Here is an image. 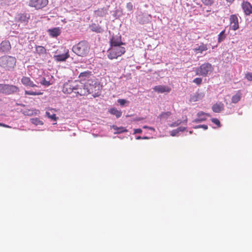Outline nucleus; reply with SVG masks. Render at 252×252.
<instances>
[{"mask_svg": "<svg viewBox=\"0 0 252 252\" xmlns=\"http://www.w3.org/2000/svg\"><path fill=\"white\" fill-rule=\"evenodd\" d=\"M142 132V130L140 128H137L134 129V133H141Z\"/></svg>", "mask_w": 252, "mask_h": 252, "instance_id": "nucleus-42", "label": "nucleus"}, {"mask_svg": "<svg viewBox=\"0 0 252 252\" xmlns=\"http://www.w3.org/2000/svg\"><path fill=\"white\" fill-rule=\"evenodd\" d=\"M153 90L158 93H169L171 88L167 86L158 85L153 88Z\"/></svg>", "mask_w": 252, "mask_h": 252, "instance_id": "nucleus-13", "label": "nucleus"}, {"mask_svg": "<svg viewBox=\"0 0 252 252\" xmlns=\"http://www.w3.org/2000/svg\"><path fill=\"white\" fill-rule=\"evenodd\" d=\"M48 3V0H30L29 6L36 10L41 9L46 7Z\"/></svg>", "mask_w": 252, "mask_h": 252, "instance_id": "nucleus-7", "label": "nucleus"}, {"mask_svg": "<svg viewBox=\"0 0 252 252\" xmlns=\"http://www.w3.org/2000/svg\"><path fill=\"white\" fill-rule=\"evenodd\" d=\"M144 139H147L148 138L147 137H145L144 138Z\"/></svg>", "mask_w": 252, "mask_h": 252, "instance_id": "nucleus-49", "label": "nucleus"}, {"mask_svg": "<svg viewBox=\"0 0 252 252\" xmlns=\"http://www.w3.org/2000/svg\"><path fill=\"white\" fill-rule=\"evenodd\" d=\"M90 46L89 43L82 41L72 47V51L78 56L85 57L89 53Z\"/></svg>", "mask_w": 252, "mask_h": 252, "instance_id": "nucleus-2", "label": "nucleus"}, {"mask_svg": "<svg viewBox=\"0 0 252 252\" xmlns=\"http://www.w3.org/2000/svg\"><path fill=\"white\" fill-rule=\"evenodd\" d=\"M226 0L229 3H232L234 1V0Z\"/></svg>", "mask_w": 252, "mask_h": 252, "instance_id": "nucleus-46", "label": "nucleus"}, {"mask_svg": "<svg viewBox=\"0 0 252 252\" xmlns=\"http://www.w3.org/2000/svg\"><path fill=\"white\" fill-rule=\"evenodd\" d=\"M213 69L212 65L209 63L202 64L199 67H197L195 70V74L197 75L206 76L211 73Z\"/></svg>", "mask_w": 252, "mask_h": 252, "instance_id": "nucleus-6", "label": "nucleus"}, {"mask_svg": "<svg viewBox=\"0 0 252 252\" xmlns=\"http://www.w3.org/2000/svg\"><path fill=\"white\" fill-rule=\"evenodd\" d=\"M55 111L54 109H51L49 111H47L46 112V116L50 119L51 120L56 121L58 119V117L56 116V115L53 112Z\"/></svg>", "mask_w": 252, "mask_h": 252, "instance_id": "nucleus-22", "label": "nucleus"}, {"mask_svg": "<svg viewBox=\"0 0 252 252\" xmlns=\"http://www.w3.org/2000/svg\"><path fill=\"white\" fill-rule=\"evenodd\" d=\"M199 94L198 93L195 94L191 96L190 98V101H196L198 100L199 98Z\"/></svg>", "mask_w": 252, "mask_h": 252, "instance_id": "nucleus-31", "label": "nucleus"}, {"mask_svg": "<svg viewBox=\"0 0 252 252\" xmlns=\"http://www.w3.org/2000/svg\"><path fill=\"white\" fill-rule=\"evenodd\" d=\"M110 47L125 45L122 41L121 36L116 35L113 36L110 41Z\"/></svg>", "mask_w": 252, "mask_h": 252, "instance_id": "nucleus-11", "label": "nucleus"}, {"mask_svg": "<svg viewBox=\"0 0 252 252\" xmlns=\"http://www.w3.org/2000/svg\"><path fill=\"white\" fill-rule=\"evenodd\" d=\"M118 102L121 106H123L127 101L124 99H119Z\"/></svg>", "mask_w": 252, "mask_h": 252, "instance_id": "nucleus-40", "label": "nucleus"}, {"mask_svg": "<svg viewBox=\"0 0 252 252\" xmlns=\"http://www.w3.org/2000/svg\"><path fill=\"white\" fill-rule=\"evenodd\" d=\"M126 8L127 9V10L129 11H132L133 9V4L130 2H129L126 3Z\"/></svg>", "mask_w": 252, "mask_h": 252, "instance_id": "nucleus-39", "label": "nucleus"}, {"mask_svg": "<svg viewBox=\"0 0 252 252\" xmlns=\"http://www.w3.org/2000/svg\"><path fill=\"white\" fill-rule=\"evenodd\" d=\"M0 126H4V127L7 126L5 125L2 124H0Z\"/></svg>", "mask_w": 252, "mask_h": 252, "instance_id": "nucleus-47", "label": "nucleus"}, {"mask_svg": "<svg viewBox=\"0 0 252 252\" xmlns=\"http://www.w3.org/2000/svg\"><path fill=\"white\" fill-rule=\"evenodd\" d=\"M242 94L240 91H238L237 93L232 96V102L233 103H236L239 102L241 98Z\"/></svg>", "mask_w": 252, "mask_h": 252, "instance_id": "nucleus-23", "label": "nucleus"}, {"mask_svg": "<svg viewBox=\"0 0 252 252\" xmlns=\"http://www.w3.org/2000/svg\"><path fill=\"white\" fill-rule=\"evenodd\" d=\"M25 94L27 95H42L43 93L41 91H25Z\"/></svg>", "mask_w": 252, "mask_h": 252, "instance_id": "nucleus-27", "label": "nucleus"}, {"mask_svg": "<svg viewBox=\"0 0 252 252\" xmlns=\"http://www.w3.org/2000/svg\"><path fill=\"white\" fill-rule=\"evenodd\" d=\"M230 27L233 31L239 28L238 19L236 15L232 14L230 17Z\"/></svg>", "mask_w": 252, "mask_h": 252, "instance_id": "nucleus-10", "label": "nucleus"}, {"mask_svg": "<svg viewBox=\"0 0 252 252\" xmlns=\"http://www.w3.org/2000/svg\"><path fill=\"white\" fill-rule=\"evenodd\" d=\"M242 9L246 15L252 14V5L247 1H243L242 3Z\"/></svg>", "mask_w": 252, "mask_h": 252, "instance_id": "nucleus-12", "label": "nucleus"}, {"mask_svg": "<svg viewBox=\"0 0 252 252\" xmlns=\"http://www.w3.org/2000/svg\"><path fill=\"white\" fill-rule=\"evenodd\" d=\"M143 128L144 129H147V128H148L149 129H152V130H154V128L153 127H149L148 126H144L143 127Z\"/></svg>", "mask_w": 252, "mask_h": 252, "instance_id": "nucleus-45", "label": "nucleus"}, {"mask_svg": "<svg viewBox=\"0 0 252 252\" xmlns=\"http://www.w3.org/2000/svg\"><path fill=\"white\" fill-rule=\"evenodd\" d=\"M90 28L92 31L97 33H101L103 32V29L101 28V27L95 24H93L90 26Z\"/></svg>", "mask_w": 252, "mask_h": 252, "instance_id": "nucleus-24", "label": "nucleus"}, {"mask_svg": "<svg viewBox=\"0 0 252 252\" xmlns=\"http://www.w3.org/2000/svg\"><path fill=\"white\" fill-rule=\"evenodd\" d=\"M109 112L111 114H112L113 115H115L117 118H120L122 116V112L121 111H119L115 108H111L109 110Z\"/></svg>", "mask_w": 252, "mask_h": 252, "instance_id": "nucleus-25", "label": "nucleus"}, {"mask_svg": "<svg viewBox=\"0 0 252 252\" xmlns=\"http://www.w3.org/2000/svg\"><path fill=\"white\" fill-rule=\"evenodd\" d=\"M21 82L24 85L26 86H29L31 87H37V86L33 83V81H32L29 77H23L21 79Z\"/></svg>", "mask_w": 252, "mask_h": 252, "instance_id": "nucleus-15", "label": "nucleus"}, {"mask_svg": "<svg viewBox=\"0 0 252 252\" xmlns=\"http://www.w3.org/2000/svg\"><path fill=\"white\" fill-rule=\"evenodd\" d=\"M225 30L221 31L218 35V41L220 43L223 41L226 38V34H225Z\"/></svg>", "mask_w": 252, "mask_h": 252, "instance_id": "nucleus-28", "label": "nucleus"}, {"mask_svg": "<svg viewBox=\"0 0 252 252\" xmlns=\"http://www.w3.org/2000/svg\"><path fill=\"white\" fill-rule=\"evenodd\" d=\"M246 78L250 81H252V73L247 72L245 75Z\"/></svg>", "mask_w": 252, "mask_h": 252, "instance_id": "nucleus-38", "label": "nucleus"}, {"mask_svg": "<svg viewBox=\"0 0 252 252\" xmlns=\"http://www.w3.org/2000/svg\"><path fill=\"white\" fill-rule=\"evenodd\" d=\"M207 50L208 47L207 45L204 44L203 43H201V44L200 46H199L197 48L193 49V51L196 54L202 53L203 52L207 51Z\"/></svg>", "mask_w": 252, "mask_h": 252, "instance_id": "nucleus-20", "label": "nucleus"}, {"mask_svg": "<svg viewBox=\"0 0 252 252\" xmlns=\"http://www.w3.org/2000/svg\"><path fill=\"white\" fill-rule=\"evenodd\" d=\"M82 88L78 91L77 94L80 95H85L88 94H92L94 97H98L100 95L101 89L99 84L96 82L94 83L88 82L84 86L81 85Z\"/></svg>", "mask_w": 252, "mask_h": 252, "instance_id": "nucleus-1", "label": "nucleus"}, {"mask_svg": "<svg viewBox=\"0 0 252 252\" xmlns=\"http://www.w3.org/2000/svg\"><path fill=\"white\" fill-rule=\"evenodd\" d=\"M78 82L77 81H69L63 85V92L66 94H71L75 91L77 93L78 91L80 90V88H82L81 86L78 85Z\"/></svg>", "mask_w": 252, "mask_h": 252, "instance_id": "nucleus-5", "label": "nucleus"}, {"mask_svg": "<svg viewBox=\"0 0 252 252\" xmlns=\"http://www.w3.org/2000/svg\"><path fill=\"white\" fill-rule=\"evenodd\" d=\"M137 139H141V137H140V136H139V137H138L137 138Z\"/></svg>", "mask_w": 252, "mask_h": 252, "instance_id": "nucleus-48", "label": "nucleus"}, {"mask_svg": "<svg viewBox=\"0 0 252 252\" xmlns=\"http://www.w3.org/2000/svg\"><path fill=\"white\" fill-rule=\"evenodd\" d=\"M48 32L50 36L53 37H56L60 35L61 31L60 28L56 27L53 29H49Z\"/></svg>", "mask_w": 252, "mask_h": 252, "instance_id": "nucleus-16", "label": "nucleus"}, {"mask_svg": "<svg viewBox=\"0 0 252 252\" xmlns=\"http://www.w3.org/2000/svg\"><path fill=\"white\" fill-rule=\"evenodd\" d=\"M197 116L198 118L194 120V122L196 123H199L205 121L206 120V118L205 117V116H210V115L203 112H200L198 113Z\"/></svg>", "mask_w": 252, "mask_h": 252, "instance_id": "nucleus-19", "label": "nucleus"}, {"mask_svg": "<svg viewBox=\"0 0 252 252\" xmlns=\"http://www.w3.org/2000/svg\"><path fill=\"white\" fill-rule=\"evenodd\" d=\"M30 15L27 13H21L18 15V21L21 22L27 23L30 19Z\"/></svg>", "mask_w": 252, "mask_h": 252, "instance_id": "nucleus-21", "label": "nucleus"}, {"mask_svg": "<svg viewBox=\"0 0 252 252\" xmlns=\"http://www.w3.org/2000/svg\"><path fill=\"white\" fill-rule=\"evenodd\" d=\"M113 128L114 129L117 130V131L116 132V133H121L122 132L127 131V130L123 127H118L116 126H113Z\"/></svg>", "mask_w": 252, "mask_h": 252, "instance_id": "nucleus-29", "label": "nucleus"}, {"mask_svg": "<svg viewBox=\"0 0 252 252\" xmlns=\"http://www.w3.org/2000/svg\"><path fill=\"white\" fill-rule=\"evenodd\" d=\"M212 110L215 113H220L224 109V105L222 102L216 103L212 106Z\"/></svg>", "mask_w": 252, "mask_h": 252, "instance_id": "nucleus-17", "label": "nucleus"}, {"mask_svg": "<svg viewBox=\"0 0 252 252\" xmlns=\"http://www.w3.org/2000/svg\"><path fill=\"white\" fill-rule=\"evenodd\" d=\"M31 122L35 125H41L43 124L42 121L37 118L32 119Z\"/></svg>", "mask_w": 252, "mask_h": 252, "instance_id": "nucleus-30", "label": "nucleus"}, {"mask_svg": "<svg viewBox=\"0 0 252 252\" xmlns=\"http://www.w3.org/2000/svg\"><path fill=\"white\" fill-rule=\"evenodd\" d=\"M69 57V50H65L64 54L61 55H55L54 58L57 62H63Z\"/></svg>", "mask_w": 252, "mask_h": 252, "instance_id": "nucleus-14", "label": "nucleus"}, {"mask_svg": "<svg viewBox=\"0 0 252 252\" xmlns=\"http://www.w3.org/2000/svg\"><path fill=\"white\" fill-rule=\"evenodd\" d=\"M214 0H202V2L206 5H210L213 4Z\"/></svg>", "mask_w": 252, "mask_h": 252, "instance_id": "nucleus-36", "label": "nucleus"}, {"mask_svg": "<svg viewBox=\"0 0 252 252\" xmlns=\"http://www.w3.org/2000/svg\"><path fill=\"white\" fill-rule=\"evenodd\" d=\"M202 79L201 78H196L193 80V82L197 85H200L202 83Z\"/></svg>", "mask_w": 252, "mask_h": 252, "instance_id": "nucleus-37", "label": "nucleus"}, {"mask_svg": "<svg viewBox=\"0 0 252 252\" xmlns=\"http://www.w3.org/2000/svg\"><path fill=\"white\" fill-rule=\"evenodd\" d=\"M1 62V67L6 70H12L15 66L16 60L11 56H5L2 58Z\"/></svg>", "mask_w": 252, "mask_h": 252, "instance_id": "nucleus-4", "label": "nucleus"}, {"mask_svg": "<svg viewBox=\"0 0 252 252\" xmlns=\"http://www.w3.org/2000/svg\"><path fill=\"white\" fill-rule=\"evenodd\" d=\"M186 128L185 127H178L177 130H178V132H179V131H183L185 130Z\"/></svg>", "mask_w": 252, "mask_h": 252, "instance_id": "nucleus-44", "label": "nucleus"}, {"mask_svg": "<svg viewBox=\"0 0 252 252\" xmlns=\"http://www.w3.org/2000/svg\"><path fill=\"white\" fill-rule=\"evenodd\" d=\"M211 121L214 124L217 125L218 126V127H220V121L218 119H217V118H212L211 119Z\"/></svg>", "mask_w": 252, "mask_h": 252, "instance_id": "nucleus-33", "label": "nucleus"}, {"mask_svg": "<svg viewBox=\"0 0 252 252\" xmlns=\"http://www.w3.org/2000/svg\"><path fill=\"white\" fill-rule=\"evenodd\" d=\"M19 91L18 87L14 85H1V93L12 94Z\"/></svg>", "mask_w": 252, "mask_h": 252, "instance_id": "nucleus-8", "label": "nucleus"}, {"mask_svg": "<svg viewBox=\"0 0 252 252\" xmlns=\"http://www.w3.org/2000/svg\"><path fill=\"white\" fill-rule=\"evenodd\" d=\"M35 49L36 52L39 55H43L46 53V50L43 46H37Z\"/></svg>", "mask_w": 252, "mask_h": 252, "instance_id": "nucleus-26", "label": "nucleus"}, {"mask_svg": "<svg viewBox=\"0 0 252 252\" xmlns=\"http://www.w3.org/2000/svg\"><path fill=\"white\" fill-rule=\"evenodd\" d=\"M182 123V121L180 120H178L177 121L173 123L172 124L169 125V126L173 127H176L180 125Z\"/></svg>", "mask_w": 252, "mask_h": 252, "instance_id": "nucleus-32", "label": "nucleus"}, {"mask_svg": "<svg viewBox=\"0 0 252 252\" xmlns=\"http://www.w3.org/2000/svg\"><path fill=\"white\" fill-rule=\"evenodd\" d=\"M178 133V132L177 129H174L170 132V135L172 136H175L177 135V134Z\"/></svg>", "mask_w": 252, "mask_h": 252, "instance_id": "nucleus-41", "label": "nucleus"}, {"mask_svg": "<svg viewBox=\"0 0 252 252\" xmlns=\"http://www.w3.org/2000/svg\"><path fill=\"white\" fill-rule=\"evenodd\" d=\"M171 114L170 112H162L159 115V117L160 118H165V117H168L169 116H170Z\"/></svg>", "mask_w": 252, "mask_h": 252, "instance_id": "nucleus-34", "label": "nucleus"}, {"mask_svg": "<svg viewBox=\"0 0 252 252\" xmlns=\"http://www.w3.org/2000/svg\"><path fill=\"white\" fill-rule=\"evenodd\" d=\"M11 49V45L9 41H3L1 43V51L7 52Z\"/></svg>", "mask_w": 252, "mask_h": 252, "instance_id": "nucleus-18", "label": "nucleus"}, {"mask_svg": "<svg viewBox=\"0 0 252 252\" xmlns=\"http://www.w3.org/2000/svg\"><path fill=\"white\" fill-rule=\"evenodd\" d=\"M93 76L92 72L90 71H86L80 73L79 75V78L80 81L86 82L88 81V82L94 83V81L91 80V78Z\"/></svg>", "mask_w": 252, "mask_h": 252, "instance_id": "nucleus-9", "label": "nucleus"}, {"mask_svg": "<svg viewBox=\"0 0 252 252\" xmlns=\"http://www.w3.org/2000/svg\"><path fill=\"white\" fill-rule=\"evenodd\" d=\"M108 57L110 60L115 59L126 52L125 48L121 46H112L108 50Z\"/></svg>", "mask_w": 252, "mask_h": 252, "instance_id": "nucleus-3", "label": "nucleus"}, {"mask_svg": "<svg viewBox=\"0 0 252 252\" xmlns=\"http://www.w3.org/2000/svg\"><path fill=\"white\" fill-rule=\"evenodd\" d=\"M198 127H201L206 130L208 128V126L205 125H202L198 126Z\"/></svg>", "mask_w": 252, "mask_h": 252, "instance_id": "nucleus-43", "label": "nucleus"}, {"mask_svg": "<svg viewBox=\"0 0 252 252\" xmlns=\"http://www.w3.org/2000/svg\"><path fill=\"white\" fill-rule=\"evenodd\" d=\"M40 83L45 86H49L51 85L50 81H47L45 78H43L40 82Z\"/></svg>", "mask_w": 252, "mask_h": 252, "instance_id": "nucleus-35", "label": "nucleus"}]
</instances>
